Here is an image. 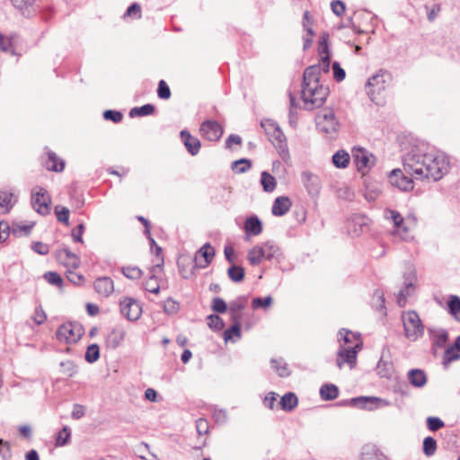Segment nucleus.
Instances as JSON below:
<instances>
[{"label": "nucleus", "mask_w": 460, "mask_h": 460, "mask_svg": "<svg viewBox=\"0 0 460 460\" xmlns=\"http://www.w3.org/2000/svg\"><path fill=\"white\" fill-rule=\"evenodd\" d=\"M402 168H396L389 172L390 183L403 191L414 188V180L432 179L437 181L448 172L447 157L439 153H421L412 149L402 157Z\"/></svg>", "instance_id": "nucleus-1"}, {"label": "nucleus", "mask_w": 460, "mask_h": 460, "mask_svg": "<svg viewBox=\"0 0 460 460\" xmlns=\"http://www.w3.org/2000/svg\"><path fill=\"white\" fill-rule=\"evenodd\" d=\"M328 95L329 88L320 84V66L314 65L305 68L301 92L305 108L313 110L321 107Z\"/></svg>", "instance_id": "nucleus-2"}, {"label": "nucleus", "mask_w": 460, "mask_h": 460, "mask_svg": "<svg viewBox=\"0 0 460 460\" xmlns=\"http://www.w3.org/2000/svg\"><path fill=\"white\" fill-rule=\"evenodd\" d=\"M337 337L340 345L336 358L337 367L341 369L344 364H348L353 368L356 366L358 353L363 347L360 333L342 328Z\"/></svg>", "instance_id": "nucleus-3"}, {"label": "nucleus", "mask_w": 460, "mask_h": 460, "mask_svg": "<svg viewBox=\"0 0 460 460\" xmlns=\"http://www.w3.org/2000/svg\"><path fill=\"white\" fill-rule=\"evenodd\" d=\"M316 129L328 139H335L341 128V123L332 109H323L315 116Z\"/></svg>", "instance_id": "nucleus-4"}, {"label": "nucleus", "mask_w": 460, "mask_h": 460, "mask_svg": "<svg viewBox=\"0 0 460 460\" xmlns=\"http://www.w3.org/2000/svg\"><path fill=\"white\" fill-rule=\"evenodd\" d=\"M353 159L356 164L357 170L361 173V177L363 178V183L366 188L365 198L368 201H372L374 199V189L373 183L371 181V177L368 174L369 172V158L367 155V152L362 148L358 147L353 151Z\"/></svg>", "instance_id": "nucleus-5"}, {"label": "nucleus", "mask_w": 460, "mask_h": 460, "mask_svg": "<svg viewBox=\"0 0 460 460\" xmlns=\"http://www.w3.org/2000/svg\"><path fill=\"white\" fill-rule=\"evenodd\" d=\"M402 321L405 337L415 341L424 333V326L419 314L415 311L404 312L402 314Z\"/></svg>", "instance_id": "nucleus-6"}, {"label": "nucleus", "mask_w": 460, "mask_h": 460, "mask_svg": "<svg viewBox=\"0 0 460 460\" xmlns=\"http://www.w3.org/2000/svg\"><path fill=\"white\" fill-rule=\"evenodd\" d=\"M84 333V329L79 323H66L60 325L56 332L59 341L75 343Z\"/></svg>", "instance_id": "nucleus-7"}, {"label": "nucleus", "mask_w": 460, "mask_h": 460, "mask_svg": "<svg viewBox=\"0 0 460 460\" xmlns=\"http://www.w3.org/2000/svg\"><path fill=\"white\" fill-rule=\"evenodd\" d=\"M384 217L386 220H391L394 224L393 234L399 236L401 240L408 241L411 238L409 228L405 225L402 215L392 209L384 210Z\"/></svg>", "instance_id": "nucleus-8"}, {"label": "nucleus", "mask_w": 460, "mask_h": 460, "mask_svg": "<svg viewBox=\"0 0 460 460\" xmlns=\"http://www.w3.org/2000/svg\"><path fill=\"white\" fill-rule=\"evenodd\" d=\"M50 196L48 191L40 186L33 188L31 192V205L33 208L41 215L49 214Z\"/></svg>", "instance_id": "nucleus-9"}, {"label": "nucleus", "mask_w": 460, "mask_h": 460, "mask_svg": "<svg viewBox=\"0 0 460 460\" xmlns=\"http://www.w3.org/2000/svg\"><path fill=\"white\" fill-rule=\"evenodd\" d=\"M120 313L128 321H137L142 313L139 303L132 297H124L119 302Z\"/></svg>", "instance_id": "nucleus-10"}, {"label": "nucleus", "mask_w": 460, "mask_h": 460, "mask_svg": "<svg viewBox=\"0 0 460 460\" xmlns=\"http://www.w3.org/2000/svg\"><path fill=\"white\" fill-rule=\"evenodd\" d=\"M329 33L323 32L318 42V54L320 56V72L328 73L331 65V52L328 46Z\"/></svg>", "instance_id": "nucleus-11"}, {"label": "nucleus", "mask_w": 460, "mask_h": 460, "mask_svg": "<svg viewBox=\"0 0 460 460\" xmlns=\"http://www.w3.org/2000/svg\"><path fill=\"white\" fill-rule=\"evenodd\" d=\"M416 280L417 278L414 270L410 271L404 276V288L399 291L396 297L397 304L400 307L405 306L407 298L413 294Z\"/></svg>", "instance_id": "nucleus-12"}, {"label": "nucleus", "mask_w": 460, "mask_h": 460, "mask_svg": "<svg viewBox=\"0 0 460 460\" xmlns=\"http://www.w3.org/2000/svg\"><path fill=\"white\" fill-rule=\"evenodd\" d=\"M199 131L203 137L209 141H217L223 134V128L215 120H206L200 125Z\"/></svg>", "instance_id": "nucleus-13"}, {"label": "nucleus", "mask_w": 460, "mask_h": 460, "mask_svg": "<svg viewBox=\"0 0 460 460\" xmlns=\"http://www.w3.org/2000/svg\"><path fill=\"white\" fill-rule=\"evenodd\" d=\"M377 374L381 377L390 378L394 373V365L391 360V352L388 348H384L380 359L376 367Z\"/></svg>", "instance_id": "nucleus-14"}, {"label": "nucleus", "mask_w": 460, "mask_h": 460, "mask_svg": "<svg viewBox=\"0 0 460 460\" xmlns=\"http://www.w3.org/2000/svg\"><path fill=\"white\" fill-rule=\"evenodd\" d=\"M215 256V249L209 243H205L195 254L197 267L204 269L209 265Z\"/></svg>", "instance_id": "nucleus-15"}, {"label": "nucleus", "mask_w": 460, "mask_h": 460, "mask_svg": "<svg viewBox=\"0 0 460 460\" xmlns=\"http://www.w3.org/2000/svg\"><path fill=\"white\" fill-rule=\"evenodd\" d=\"M261 126L268 135L269 139L272 144L281 142V139L286 137L279 126L271 119L261 120Z\"/></svg>", "instance_id": "nucleus-16"}, {"label": "nucleus", "mask_w": 460, "mask_h": 460, "mask_svg": "<svg viewBox=\"0 0 460 460\" xmlns=\"http://www.w3.org/2000/svg\"><path fill=\"white\" fill-rule=\"evenodd\" d=\"M301 177L303 184L309 195L315 196L320 192L321 181L317 175L310 172H303Z\"/></svg>", "instance_id": "nucleus-17"}, {"label": "nucleus", "mask_w": 460, "mask_h": 460, "mask_svg": "<svg viewBox=\"0 0 460 460\" xmlns=\"http://www.w3.org/2000/svg\"><path fill=\"white\" fill-rule=\"evenodd\" d=\"M93 288L100 296L108 297L114 290V283L110 277H100L94 281Z\"/></svg>", "instance_id": "nucleus-18"}, {"label": "nucleus", "mask_w": 460, "mask_h": 460, "mask_svg": "<svg viewBox=\"0 0 460 460\" xmlns=\"http://www.w3.org/2000/svg\"><path fill=\"white\" fill-rule=\"evenodd\" d=\"M181 141L183 142L187 151L191 155H198V153L199 152L201 144H200V141L197 137L191 136L188 130L184 129V130L181 131Z\"/></svg>", "instance_id": "nucleus-19"}, {"label": "nucleus", "mask_w": 460, "mask_h": 460, "mask_svg": "<svg viewBox=\"0 0 460 460\" xmlns=\"http://www.w3.org/2000/svg\"><path fill=\"white\" fill-rule=\"evenodd\" d=\"M292 205L290 199L287 196L278 197L272 205L271 212L276 217L284 216L288 212Z\"/></svg>", "instance_id": "nucleus-20"}, {"label": "nucleus", "mask_w": 460, "mask_h": 460, "mask_svg": "<svg viewBox=\"0 0 460 460\" xmlns=\"http://www.w3.org/2000/svg\"><path fill=\"white\" fill-rule=\"evenodd\" d=\"M246 298L240 296L229 304V314L232 321H239L242 318V311L245 307Z\"/></svg>", "instance_id": "nucleus-21"}, {"label": "nucleus", "mask_w": 460, "mask_h": 460, "mask_svg": "<svg viewBox=\"0 0 460 460\" xmlns=\"http://www.w3.org/2000/svg\"><path fill=\"white\" fill-rule=\"evenodd\" d=\"M47 160L44 163L45 167L49 171L62 172L65 168V163L62 159L58 158L52 151L47 152Z\"/></svg>", "instance_id": "nucleus-22"}, {"label": "nucleus", "mask_w": 460, "mask_h": 460, "mask_svg": "<svg viewBox=\"0 0 460 460\" xmlns=\"http://www.w3.org/2000/svg\"><path fill=\"white\" fill-rule=\"evenodd\" d=\"M349 406L361 410L372 411L374 407V396H358L349 399Z\"/></svg>", "instance_id": "nucleus-23"}, {"label": "nucleus", "mask_w": 460, "mask_h": 460, "mask_svg": "<svg viewBox=\"0 0 460 460\" xmlns=\"http://www.w3.org/2000/svg\"><path fill=\"white\" fill-rule=\"evenodd\" d=\"M244 230L248 235H258L262 231L261 220L256 216L249 217L244 223Z\"/></svg>", "instance_id": "nucleus-24"}, {"label": "nucleus", "mask_w": 460, "mask_h": 460, "mask_svg": "<svg viewBox=\"0 0 460 460\" xmlns=\"http://www.w3.org/2000/svg\"><path fill=\"white\" fill-rule=\"evenodd\" d=\"M59 259H65V265L72 269H76L80 265V259L68 248H63L58 251Z\"/></svg>", "instance_id": "nucleus-25"}, {"label": "nucleus", "mask_w": 460, "mask_h": 460, "mask_svg": "<svg viewBox=\"0 0 460 460\" xmlns=\"http://www.w3.org/2000/svg\"><path fill=\"white\" fill-rule=\"evenodd\" d=\"M408 379L411 385L423 387L427 383V376L421 369H411L408 373Z\"/></svg>", "instance_id": "nucleus-26"}, {"label": "nucleus", "mask_w": 460, "mask_h": 460, "mask_svg": "<svg viewBox=\"0 0 460 460\" xmlns=\"http://www.w3.org/2000/svg\"><path fill=\"white\" fill-rule=\"evenodd\" d=\"M339 395V388L333 384H324L320 388V396L324 401H332Z\"/></svg>", "instance_id": "nucleus-27"}, {"label": "nucleus", "mask_w": 460, "mask_h": 460, "mask_svg": "<svg viewBox=\"0 0 460 460\" xmlns=\"http://www.w3.org/2000/svg\"><path fill=\"white\" fill-rule=\"evenodd\" d=\"M297 403H298L297 396L292 392L285 394L281 397L280 402H279L281 409L286 411H293L297 406Z\"/></svg>", "instance_id": "nucleus-28"}, {"label": "nucleus", "mask_w": 460, "mask_h": 460, "mask_svg": "<svg viewBox=\"0 0 460 460\" xmlns=\"http://www.w3.org/2000/svg\"><path fill=\"white\" fill-rule=\"evenodd\" d=\"M460 358V349L456 348V343L446 349L443 357V366L447 368L450 363Z\"/></svg>", "instance_id": "nucleus-29"}, {"label": "nucleus", "mask_w": 460, "mask_h": 460, "mask_svg": "<svg viewBox=\"0 0 460 460\" xmlns=\"http://www.w3.org/2000/svg\"><path fill=\"white\" fill-rule=\"evenodd\" d=\"M261 184L265 192H273L277 186V181L268 172H262L261 174Z\"/></svg>", "instance_id": "nucleus-30"}, {"label": "nucleus", "mask_w": 460, "mask_h": 460, "mask_svg": "<svg viewBox=\"0 0 460 460\" xmlns=\"http://www.w3.org/2000/svg\"><path fill=\"white\" fill-rule=\"evenodd\" d=\"M364 227H367V222L364 217H355L349 226V232L352 233L353 235H359L363 231Z\"/></svg>", "instance_id": "nucleus-31"}, {"label": "nucleus", "mask_w": 460, "mask_h": 460, "mask_svg": "<svg viewBox=\"0 0 460 460\" xmlns=\"http://www.w3.org/2000/svg\"><path fill=\"white\" fill-rule=\"evenodd\" d=\"M448 313L460 323V297L451 295L447 301Z\"/></svg>", "instance_id": "nucleus-32"}, {"label": "nucleus", "mask_w": 460, "mask_h": 460, "mask_svg": "<svg viewBox=\"0 0 460 460\" xmlns=\"http://www.w3.org/2000/svg\"><path fill=\"white\" fill-rule=\"evenodd\" d=\"M349 160V155L345 150H339L332 155V163L337 168H346Z\"/></svg>", "instance_id": "nucleus-33"}, {"label": "nucleus", "mask_w": 460, "mask_h": 460, "mask_svg": "<svg viewBox=\"0 0 460 460\" xmlns=\"http://www.w3.org/2000/svg\"><path fill=\"white\" fill-rule=\"evenodd\" d=\"M377 302L379 304V307L376 308V314H378L379 321L384 326H388L389 319L387 317V310L385 305V297L383 294L378 296Z\"/></svg>", "instance_id": "nucleus-34"}, {"label": "nucleus", "mask_w": 460, "mask_h": 460, "mask_svg": "<svg viewBox=\"0 0 460 460\" xmlns=\"http://www.w3.org/2000/svg\"><path fill=\"white\" fill-rule=\"evenodd\" d=\"M155 106L153 104L147 103L141 107H135L130 110L129 111V117L134 118L137 116H149L152 115L155 112Z\"/></svg>", "instance_id": "nucleus-35"}, {"label": "nucleus", "mask_w": 460, "mask_h": 460, "mask_svg": "<svg viewBox=\"0 0 460 460\" xmlns=\"http://www.w3.org/2000/svg\"><path fill=\"white\" fill-rule=\"evenodd\" d=\"M259 246L261 248V252H263L265 260H271L279 255V249L272 242H267Z\"/></svg>", "instance_id": "nucleus-36"}, {"label": "nucleus", "mask_w": 460, "mask_h": 460, "mask_svg": "<svg viewBox=\"0 0 460 460\" xmlns=\"http://www.w3.org/2000/svg\"><path fill=\"white\" fill-rule=\"evenodd\" d=\"M227 275L232 281L241 282L244 279V269L233 263L227 270Z\"/></svg>", "instance_id": "nucleus-37"}, {"label": "nucleus", "mask_w": 460, "mask_h": 460, "mask_svg": "<svg viewBox=\"0 0 460 460\" xmlns=\"http://www.w3.org/2000/svg\"><path fill=\"white\" fill-rule=\"evenodd\" d=\"M264 259L263 252L259 245L254 246L248 252V261L253 266L259 265Z\"/></svg>", "instance_id": "nucleus-38"}, {"label": "nucleus", "mask_w": 460, "mask_h": 460, "mask_svg": "<svg viewBox=\"0 0 460 460\" xmlns=\"http://www.w3.org/2000/svg\"><path fill=\"white\" fill-rule=\"evenodd\" d=\"M392 80L391 75L384 70H379L376 74V87H378V91L384 90L386 85L390 84Z\"/></svg>", "instance_id": "nucleus-39"}, {"label": "nucleus", "mask_w": 460, "mask_h": 460, "mask_svg": "<svg viewBox=\"0 0 460 460\" xmlns=\"http://www.w3.org/2000/svg\"><path fill=\"white\" fill-rule=\"evenodd\" d=\"M271 367L280 377H287L290 375L287 363L283 360L271 359Z\"/></svg>", "instance_id": "nucleus-40"}, {"label": "nucleus", "mask_w": 460, "mask_h": 460, "mask_svg": "<svg viewBox=\"0 0 460 460\" xmlns=\"http://www.w3.org/2000/svg\"><path fill=\"white\" fill-rule=\"evenodd\" d=\"M251 167L252 163L249 159L246 158H241L232 164V170L237 173H243L247 172Z\"/></svg>", "instance_id": "nucleus-41"}, {"label": "nucleus", "mask_w": 460, "mask_h": 460, "mask_svg": "<svg viewBox=\"0 0 460 460\" xmlns=\"http://www.w3.org/2000/svg\"><path fill=\"white\" fill-rule=\"evenodd\" d=\"M151 276L149 279L145 282V289L148 292L158 294L160 290V286L158 283V279L155 276L156 272H154L151 270Z\"/></svg>", "instance_id": "nucleus-42"}, {"label": "nucleus", "mask_w": 460, "mask_h": 460, "mask_svg": "<svg viewBox=\"0 0 460 460\" xmlns=\"http://www.w3.org/2000/svg\"><path fill=\"white\" fill-rule=\"evenodd\" d=\"M233 325L224 332V340L228 341L235 335L238 339L241 337V324L239 321H233Z\"/></svg>", "instance_id": "nucleus-43"}, {"label": "nucleus", "mask_w": 460, "mask_h": 460, "mask_svg": "<svg viewBox=\"0 0 460 460\" xmlns=\"http://www.w3.org/2000/svg\"><path fill=\"white\" fill-rule=\"evenodd\" d=\"M100 358V348L97 344L88 346L84 358L88 363H93Z\"/></svg>", "instance_id": "nucleus-44"}, {"label": "nucleus", "mask_w": 460, "mask_h": 460, "mask_svg": "<svg viewBox=\"0 0 460 460\" xmlns=\"http://www.w3.org/2000/svg\"><path fill=\"white\" fill-rule=\"evenodd\" d=\"M437 450V441L431 438L427 437L423 440V452L427 456H432Z\"/></svg>", "instance_id": "nucleus-45"}, {"label": "nucleus", "mask_w": 460, "mask_h": 460, "mask_svg": "<svg viewBox=\"0 0 460 460\" xmlns=\"http://www.w3.org/2000/svg\"><path fill=\"white\" fill-rule=\"evenodd\" d=\"M13 194L7 191H0V208L4 212H8L13 207Z\"/></svg>", "instance_id": "nucleus-46"}, {"label": "nucleus", "mask_w": 460, "mask_h": 460, "mask_svg": "<svg viewBox=\"0 0 460 460\" xmlns=\"http://www.w3.org/2000/svg\"><path fill=\"white\" fill-rule=\"evenodd\" d=\"M122 274L129 279H138L142 275V270L134 266H127L121 268Z\"/></svg>", "instance_id": "nucleus-47"}, {"label": "nucleus", "mask_w": 460, "mask_h": 460, "mask_svg": "<svg viewBox=\"0 0 460 460\" xmlns=\"http://www.w3.org/2000/svg\"><path fill=\"white\" fill-rule=\"evenodd\" d=\"M55 213L57 218L59 222L65 224L66 226L69 225V209L66 207L57 206L55 208Z\"/></svg>", "instance_id": "nucleus-48"}, {"label": "nucleus", "mask_w": 460, "mask_h": 460, "mask_svg": "<svg viewBox=\"0 0 460 460\" xmlns=\"http://www.w3.org/2000/svg\"><path fill=\"white\" fill-rule=\"evenodd\" d=\"M44 279L50 285L57 286L58 288H61L63 285V279L62 277L55 272V271H48L44 274Z\"/></svg>", "instance_id": "nucleus-49"}, {"label": "nucleus", "mask_w": 460, "mask_h": 460, "mask_svg": "<svg viewBox=\"0 0 460 460\" xmlns=\"http://www.w3.org/2000/svg\"><path fill=\"white\" fill-rule=\"evenodd\" d=\"M71 431L70 429L66 426H65L58 433L57 439H56V445L58 447H63L66 445L70 439Z\"/></svg>", "instance_id": "nucleus-50"}, {"label": "nucleus", "mask_w": 460, "mask_h": 460, "mask_svg": "<svg viewBox=\"0 0 460 460\" xmlns=\"http://www.w3.org/2000/svg\"><path fill=\"white\" fill-rule=\"evenodd\" d=\"M13 6L22 12V13H24L25 11H28L29 8L33 6L36 0H10Z\"/></svg>", "instance_id": "nucleus-51"}, {"label": "nucleus", "mask_w": 460, "mask_h": 460, "mask_svg": "<svg viewBox=\"0 0 460 460\" xmlns=\"http://www.w3.org/2000/svg\"><path fill=\"white\" fill-rule=\"evenodd\" d=\"M180 310V304L172 298H168L164 302V311L167 314H175Z\"/></svg>", "instance_id": "nucleus-52"}, {"label": "nucleus", "mask_w": 460, "mask_h": 460, "mask_svg": "<svg viewBox=\"0 0 460 460\" xmlns=\"http://www.w3.org/2000/svg\"><path fill=\"white\" fill-rule=\"evenodd\" d=\"M275 147L277 148L280 157L285 161L288 162L290 158L288 145L286 142V137L284 139H281V142H276L273 144Z\"/></svg>", "instance_id": "nucleus-53"}, {"label": "nucleus", "mask_w": 460, "mask_h": 460, "mask_svg": "<svg viewBox=\"0 0 460 460\" xmlns=\"http://www.w3.org/2000/svg\"><path fill=\"white\" fill-rule=\"evenodd\" d=\"M60 367L61 372L69 377L73 376L77 372L76 365L71 360L61 362Z\"/></svg>", "instance_id": "nucleus-54"}, {"label": "nucleus", "mask_w": 460, "mask_h": 460, "mask_svg": "<svg viewBox=\"0 0 460 460\" xmlns=\"http://www.w3.org/2000/svg\"><path fill=\"white\" fill-rule=\"evenodd\" d=\"M208 325L213 330L219 331L224 328L225 323L222 318L217 314H210L208 317Z\"/></svg>", "instance_id": "nucleus-55"}, {"label": "nucleus", "mask_w": 460, "mask_h": 460, "mask_svg": "<svg viewBox=\"0 0 460 460\" xmlns=\"http://www.w3.org/2000/svg\"><path fill=\"white\" fill-rule=\"evenodd\" d=\"M425 9L429 22H434L441 11V6L439 4H433L431 5L426 4Z\"/></svg>", "instance_id": "nucleus-56"}, {"label": "nucleus", "mask_w": 460, "mask_h": 460, "mask_svg": "<svg viewBox=\"0 0 460 460\" xmlns=\"http://www.w3.org/2000/svg\"><path fill=\"white\" fill-rule=\"evenodd\" d=\"M426 421L430 431H437L445 426L444 421L438 417H428Z\"/></svg>", "instance_id": "nucleus-57"}, {"label": "nucleus", "mask_w": 460, "mask_h": 460, "mask_svg": "<svg viewBox=\"0 0 460 460\" xmlns=\"http://www.w3.org/2000/svg\"><path fill=\"white\" fill-rule=\"evenodd\" d=\"M433 333H434V343L438 347H444L447 341V338H448V334H447V331L438 330V331H434Z\"/></svg>", "instance_id": "nucleus-58"}, {"label": "nucleus", "mask_w": 460, "mask_h": 460, "mask_svg": "<svg viewBox=\"0 0 460 460\" xmlns=\"http://www.w3.org/2000/svg\"><path fill=\"white\" fill-rule=\"evenodd\" d=\"M157 95L163 100H167L171 97V90L164 80H161L158 84Z\"/></svg>", "instance_id": "nucleus-59"}, {"label": "nucleus", "mask_w": 460, "mask_h": 460, "mask_svg": "<svg viewBox=\"0 0 460 460\" xmlns=\"http://www.w3.org/2000/svg\"><path fill=\"white\" fill-rule=\"evenodd\" d=\"M0 50L4 52H13V40L0 33Z\"/></svg>", "instance_id": "nucleus-60"}, {"label": "nucleus", "mask_w": 460, "mask_h": 460, "mask_svg": "<svg viewBox=\"0 0 460 460\" xmlns=\"http://www.w3.org/2000/svg\"><path fill=\"white\" fill-rule=\"evenodd\" d=\"M211 308L213 311L223 314L227 310V305L224 299L220 297H215L212 300Z\"/></svg>", "instance_id": "nucleus-61"}, {"label": "nucleus", "mask_w": 460, "mask_h": 460, "mask_svg": "<svg viewBox=\"0 0 460 460\" xmlns=\"http://www.w3.org/2000/svg\"><path fill=\"white\" fill-rule=\"evenodd\" d=\"M103 118L106 120H111L114 123H119L123 119V114L118 111L107 110L103 112Z\"/></svg>", "instance_id": "nucleus-62"}, {"label": "nucleus", "mask_w": 460, "mask_h": 460, "mask_svg": "<svg viewBox=\"0 0 460 460\" xmlns=\"http://www.w3.org/2000/svg\"><path fill=\"white\" fill-rule=\"evenodd\" d=\"M331 9L335 15L341 17L344 14L346 6L341 0H333L331 3Z\"/></svg>", "instance_id": "nucleus-63"}, {"label": "nucleus", "mask_w": 460, "mask_h": 460, "mask_svg": "<svg viewBox=\"0 0 460 460\" xmlns=\"http://www.w3.org/2000/svg\"><path fill=\"white\" fill-rule=\"evenodd\" d=\"M360 456L362 460H374V444L368 443L363 446Z\"/></svg>", "instance_id": "nucleus-64"}]
</instances>
